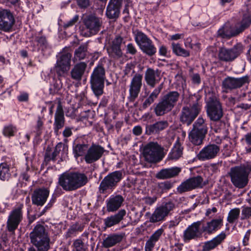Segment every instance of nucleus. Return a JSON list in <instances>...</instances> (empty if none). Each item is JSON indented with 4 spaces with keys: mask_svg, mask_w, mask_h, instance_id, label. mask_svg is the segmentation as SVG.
I'll use <instances>...</instances> for the list:
<instances>
[{
    "mask_svg": "<svg viewBox=\"0 0 251 251\" xmlns=\"http://www.w3.org/2000/svg\"><path fill=\"white\" fill-rule=\"evenodd\" d=\"M175 204L171 201L163 203L157 207L150 218V221L156 223L163 221L175 208Z\"/></svg>",
    "mask_w": 251,
    "mask_h": 251,
    "instance_id": "4468645a",
    "label": "nucleus"
},
{
    "mask_svg": "<svg viewBox=\"0 0 251 251\" xmlns=\"http://www.w3.org/2000/svg\"><path fill=\"white\" fill-rule=\"evenodd\" d=\"M83 227L78 223H76L71 226L69 232L70 234H76L78 231H81Z\"/></svg>",
    "mask_w": 251,
    "mask_h": 251,
    "instance_id": "6e6d98bb",
    "label": "nucleus"
},
{
    "mask_svg": "<svg viewBox=\"0 0 251 251\" xmlns=\"http://www.w3.org/2000/svg\"><path fill=\"white\" fill-rule=\"evenodd\" d=\"M249 77L247 76L241 77L227 76L222 81V88L223 92L227 93L241 88L245 84L249 83Z\"/></svg>",
    "mask_w": 251,
    "mask_h": 251,
    "instance_id": "ddd939ff",
    "label": "nucleus"
},
{
    "mask_svg": "<svg viewBox=\"0 0 251 251\" xmlns=\"http://www.w3.org/2000/svg\"><path fill=\"white\" fill-rule=\"evenodd\" d=\"M10 174L8 165L5 163L0 165V179L2 180H8L10 177Z\"/></svg>",
    "mask_w": 251,
    "mask_h": 251,
    "instance_id": "a18cd8bd",
    "label": "nucleus"
},
{
    "mask_svg": "<svg viewBox=\"0 0 251 251\" xmlns=\"http://www.w3.org/2000/svg\"><path fill=\"white\" fill-rule=\"evenodd\" d=\"M78 5L81 8H86L90 4V0H77Z\"/></svg>",
    "mask_w": 251,
    "mask_h": 251,
    "instance_id": "680f3d73",
    "label": "nucleus"
},
{
    "mask_svg": "<svg viewBox=\"0 0 251 251\" xmlns=\"http://www.w3.org/2000/svg\"><path fill=\"white\" fill-rule=\"evenodd\" d=\"M124 199L120 195H112L106 201V208L108 212H115L121 207Z\"/></svg>",
    "mask_w": 251,
    "mask_h": 251,
    "instance_id": "cd10ccee",
    "label": "nucleus"
},
{
    "mask_svg": "<svg viewBox=\"0 0 251 251\" xmlns=\"http://www.w3.org/2000/svg\"><path fill=\"white\" fill-rule=\"evenodd\" d=\"M169 126L167 121H160L155 123L147 125L146 127V133L148 135L155 134L166 129Z\"/></svg>",
    "mask_w": 251,
    "mask_h": 251,
    "instance_id": "7c9ffc66",
    "label": "nucleus"
},
{
    "mask_svg": "<svg viewBox=\"0 0 251 251\" xmlns=\"http://www.w3.org/2000/svg\"><path fill=\"white\" fill-rule=\"evenodd\" d=\"M163 87V83H161L153 90L143 102L142 105L143 109H145L149 107L158 98Z\"/></svg>",
    "mask_w": 251,
    "mask_h": 251,
    "instance_id": "f704fd0d",
    "label": "nucleus"
},
{
    "mask_svg": "<svg viewBox=\"0 0 251 251\" xmlns=\"http://www.w3.org/2000/svg\"><path fill=\"white\" fill-rule=\"evenodd\" d=\"M144 79L148 86L154 88L161 79V71L158 69L148 68L145 72Z\"/></svg>",
    "mask_w": 251,
    "mask_h": 251,
    "instance_id": "5701e85b",
    "label": "nucleus"
},
{
    "mask_svg": "<svg viewBox=\"0 0 251 251\" xmlns=\"http://www.w3.org/2000/svg\"><path fill=\"white\" fill-rule=\"evenodd\" d=\"M33 235H45L46 234V230L44 226L41 225H37L34 228L31 234Z\"/></svg>",
    "mask_w": 251,
    "mask_h": 251,
    "instance_id": "8fccbe9b",
    "label": "nucleus"
},
{
    "mask_svg": "<svg viewBox=\"0 0 251 251\" xmlns=\"http://www.w3.org/2000/svg\"><path fill=\"white\" fill-rule=\"evenodd\" d=\"M243 50L244 46L240 43L236 44L230 49L221 48L219 50L218 57L221 61L231 62L242 53Z\"/></svg>",
    "mask_w": 251,
    "mask_h": 251,
    "instance_id": "f8f14e48",
    "label": "nucleus"
},
{
    "mask_svg": "<svg viewBox=\"0 0 251 251\" xmlns=\"http://www.w3.org/2000/svg\"><path fill=\"white\" fill-rule=\"evenodd\" d=\"M105 70L101 63H99L94 68L90 77L91 89L97 97L103 93Z\"/></svg>",
    "mask_w": 251,
    "mask_h": 251,
    "instance_id": "423d86ee",
    "label": "nucleus"
},
{
    "mask_svg": "<svg viewBox=\"0 0 251 251\" xmlns=\"http://www.w3.org/2000/svg\"><path fill=\"white\" fill-rule=\"evenodd\" d=\"M135 41L142 51L149 56L154 55L156 48L152 41L143 32L136 30L133 32Z\"/></svg>",
    "mask_w": 251,
    "mask_h": 251,
    "instance_id": "6e6552de",
    "label": "nucleus"
},
{
    "mask_svg": "<svg viewBox=\"0 0 251 251\" xmlns=\"http://www.w3.org/2000/svg\"><path fill=\"white\" fill-rule=\"evenodd\" d=\"M164 148L156 142H150L144 148L143 155L145 160L150 163L160 162L165 155Z\"/></svg>",
    "mask_w": 251,
    "mask_h": 251,
    "instance_id": "0eeeda50",
    "label": "nucleus"
},
{
    "mask_svg": "<svg viewBox=\"0 0 251 251\" xmlns=\"http://www.w3.org/2000/svg\"><path fill=\"white\" fill-rule=\"evenodd\" d=\"M203 178L201 176L190 178L183 181L177 187V192L180 194L201 187Z\"/></svg>",
    "mask_w": 251,
    "mask_h": 251,
    "instance_id": "412c9836",
    "label": "nucleus"
},
{
    "mask_svg": "<svg viewBox=\"0 0 251 251\" xmlns=\"http://www.w3.org/2000/svg\"><path fill=\"white\" fill-rule=\"evenodd\" d=\"M72 128L66 127L63 131V135L65 137H69L72 135Z\"/></svg>",
    "mask_w": 251,
    "mask_h": 251,
    "instance_id": "69168bd1",
    "label": "nucleus"
},
{
    "mask_svg": "<svg viewBox=\"0 0 251 251\" xmlns=\"http://www.w3.org/2000/svg\"><path fill=\"white\" fill-rule=\"evenodd\" d=\"M83 23L89 32V35H95L100 30L102 20L101 18L94 15H89L83 17Z\"/></svg>",
    "mask_w": 251,
    "mask_h": 251,
    "instance_id": "2eb2a0df",
    "label": "nucleus"
},
{
    "mask_svg": "<svg viewBox=\"0 0 251 251\" xmlns=\"http://www.w3.org/2000/svg\"><path fill=\"white\" fill-rule=\"evenodd\" d=\"M193 82L196 84H200L201 83L200 76L198 74H195L192 76Z\"/></svg>",
    "mask_w": 251,
    "mask_h": 251,
    "instance_id": "774afa93",
    "label": "nucleus"
},
{
    "mask_svg": "<svg viewBox=\"0 0 251 251\" xmlns=\"http://www.w3.org/2000/svg\"><path fill=\"white\" fill-rule=\"evenodd\" d=\"M122 175L121 171H116L105 176L101 181L99 188L100 193L104 194L107 190H113L121 180Z\"/></svg>",
    "mask_w": 251,
    "mask_h": 251,
    "instance_id": "1a4fd4ad",
    "label": "nucleus"
},
{
    "mask_svg": "<svg viewBox=\"0 0 251 251\" xmlns=\"http://www.w3.org/2000/svg\"><path fill=\"white\" fill-rule=\"evenodd\" d=\"M87 50V46L86 45H82L79 46L75 52V59H83L86 55Z\"/></svg>",
    "mask_w": 251,
    "mask_h": 251,
    "instance_id": "c03bdc74",
    "label": "nucleus"
},
{
    "mask_svg": "<svg viewBox=\"0 0 251 251\" xmlns=\"http://www.w3.org/2000/svg\"><path fill=\"white\" fill-rule=\"evenodd\" d=\"M88 148L87 144H82L76 145L74 148L75 156L77 158L78 156H81L83 155H85Z\"/></svg>",
    "mask_w": 251,
    "mask_h": 251,
    "instance_id": "a19ab883",
    "label": "nucleus"
},
{
    "mask_svg": "<svg viewBox=\"0 0 251 251\" xmlns=\"http://www.w3.org/2000/svg\"><path fill=\"white\" fill-rule=\"evenodd\" d=\"M14 23V16L10 10H0V30L5 32L9 31L12 28Z\"/></svg>",
    "mask_w": 251,
    "mask_h": 251,
    "instance_id": "aec40b11",
    "label": "nucleus"
},
{
    "mask_svg": "<svg viewBox=\"0 0 251 251\" xmlns=\"http://www.w3.org/2000/svg\"><path fill=\"white\" fill-rule=\"evenodd\" d=\"M45 160L47 162H49L50 160H55V157L53 156V152H51L50 148H48L46 151Z\"/></svg>",
    "mask_w": 251,
    "mask_h": 251,
    "instance_id": "5fc2aeb1",
    "label": "nucleus"
},
{
    "mask_svg": "<svg viewBox=\"0 0 251 251\" xmlns=\"http://www.w3.org/2000/svg\"><path fill=\"white\" fill-rule=\"evenodd\" d=\"M122 237L123 236H107V237L103 240V245L106 248L112 247L117 243L121 241Z\"/></svg>",
    "mask_w": 251,
    "mask_h": 251,
    "instance_id": "37998d69",
    "label": "nucleus"
},
{
    "mask_svg": "<svg viewBox=\"0 0 251 251\" xmlns=\"http://www.w3.org/2000/svg\"><path fill=\"white\" fill-rule=\"evenodd\" d=\"M79 19V16L77 15H75L72 19L69 21L64 23L63 27L65 28L69 27L74 25L77 22Z\"/></svg>",
    "mask_w": 251,
    "mask_h": 251,
    "instance_id": "4d7b16f0",
    "label": "nucleus"
},
{
    "mask_svg": "<svg viewBox=\"0 0 251 251\" xmlns=\"http://www.w3.org/2000/svg\"><path fill=\"white\" fill-rule=\"evenodd\" d=\"M226 236H216L212 240L207 241L203 246V251H209L221 243Z\"/></svg>",
    "mask_w": 251,
    "mask_h": 251,
    "instance_id": "58836bf2",
    "label": "nucleus"
},
{
    "mask_svg": "<svg viewBox=\"0 0 251 251\" xmlns=\"http://www.w3.org/2000/svg\"><path fill=\"white\" fill-rule=\"evenodd\" d=\"M156 197H147L144 198V202L146 204H149V205H151L152 203H153L156 201Z\"/></svg>",
    "mask_w": 251,
    "mask_h": 251,
    "instance_id": "e2e57ef3",
    "label": "nucleus"
},
{
    "mask_svg": "<svg viewBox=\"0 0 251 251\" xmlns=\"http://www.w3.org/2000/svg\"><path fill=\"white\" fill-rule=\"evenodd\" d=\"M171 48L173 52L177 56L187 57L190 55V51L183 49L178 43L173 42L171 44Z\"/></svg>",
    "mask_w": 251,
    "mask_h": 251,
    "instance_id": "4c0bfd02",
    "label": "nucleus"
},
{
    "mask_svg": "<svg viewBox=\"0 0 251 251\" xmlns=\"http://www.w3.org/2000/svg\"><path fill=\"white\" fill-rule=\"evenodd\" d=\"M240 210L238 208L232 209L228 213L227 217V221L230 224H233L236 222L240 215Z\"/></svg>",
    "mask_w": 251,
    "mask_h": 251,
    "instance_id": "79ce46f5",
    "label": "nucleus"
},
{
    "mask_svg": "<svg viewBox=\"0 0 251 251\" xmlns=\"http://www.w3.org/2000/svg\"><path fill=\"white\" fill-rule=\"evenodd\" d=\"M73 245L76 251H86V246L81 240L77 239L75 240Z\"/></svg>",
    "mask_w": 251,
    "mask_h": 251,
    "instance_id": "09e8293b",
    "label": "nucleus"
},
{
    "mask_svg": "<svg viewBox=\"0 0 251 251\" xmlns=\"http://www.w3.org/2000/svg\"><path fill=\"white\" fill-rule=\"evenodd\" d=\"M181 171V168L177 167L163 169L157 173L156 177L160 179H165L174 177L178 176Z\"/></svg>",
    "mask_w": 251,
    "mask_h": 251,
    "instance_id": "c756f323",
    "label": "nucleus"
},
{
    "mask_svg": "<svg viewBox=\"0 0 251 251\" xmlns=\"http://www.w3.org/2000/svg\"><path fill=\"white\" fill-rule=\"evenodd\" d=\"M223 225L222 218L212 219L206 223L203 222L202 230L204 234H211L219 229Z\"/></svg>",
    "mask_w": 251,
    "mask_h": 251,
    "instance_id": "bb28decb",
    "label": "nucleus"
},
{
    "mask_svg": "<svg viewBox=\"0 0 251 251\" xmlns=\"http://www.w3.org/2000/svg\"><path fill=\"white\" fill-rule=\"evenodd\" d=\"M180 97L176 91L165 94L155 105L154 112L157 116H161L170 112L176 105Z\"/></svg>",
    "mask_w": 251,
    "mask_h": 251,
    "instance_id": "7ed1b4c3",
    "label": "nucleus"
},
{
    "mask_svg": "<svg viewBox=\"0 0 251 251\" xmlns=\"http://www.w3.org/2000/svg\"><path fill=\"white\" fill-rule=\"evenodd\" d=\"M143 75L136 73L131 78L129 85V96L127 99L129 102H133L138 98L142 86Z\"/></svg>",
    "mask_w": 251,
    "mask_h": 251,
    "instance_id": "dca6fc26",
    "label": "nucleus"
},
{
    "mask_svg": "<svg viewBox=\"0 0 251 251\" xmlns=\"http://www.w3.org/2000/svg\"><path fill=\"white\" fill-rule=\"evenodd\" d=\"M17 131V129L15 126L12 125H8L5 126L3 130V133L6 136H13L14 133Z\"/></svg>",
    "mask_w": 251,
    "mask_h": 251,
    "instance_id": "de8ad7c7",
    "label": "nucleus"
},
{
    "mask_svg": "<svg viewBox=\"0 0 251 251\" xmlns=\"http://www.w3.org/2000/svg\"><path fill=\"white\" fill-rule=\"evenodd\" d=\"M126 51L127 53L133 55L135 54L137 52V50L135 46L132 43H129L127 44L126 47Z\"/></svg>",
    "mask_w": 251,
    "mask_h": 251,
    "instance_id": "bf43d9fd",
    "label": "nucleus"
},
{
    "mask_svg": "<svg viewBox=\"0 0 251 251\" xmlns=\"http://www.w3.org/2000/svg\"><path fill=\"white\" fill-rule=\"evenodd\" d=\"M220 147L215 144H209L204 146L197 154L198 159L201 161L213 159L220 152Z\"/></svg>",
    "mask_w": 251,
    "mask_h": 251,
    "instance_id": "a211bd4d",
    "label": "nucleus"
},
{
    "mask_svg": "<svg viewBox=\"0 0 251 251\" xmlns=\"http://www.w3.org/2000/svg\"><path fill=\"white\" fill-rule=\"evenodd\" d=\"M65 149V145L60 142L57 144L56 146L54 151L53 152V156L55 157L59 154L60 151H64Z\"/></svg>",
    "mask_w": 251,
    "mask_h": 251,
    "instance_id": "603ef678",
    "label": "nucleus"
},
{
    "mask_svg": "<svg viewBox=\"0 0 251 251\" xmlns=\"http://www.w3.org/2000/svg\"><path fill=\"white\" fill-rule=\"evenodd\" d=\"M203 221H199L189 226L184 232V235H199L204 233L202 230Z\"/></svg>",
    "mask_w": 251,
    "mask_h": 251,
    "instance_id": "72a5a7b5",
    "label": "nucleus"
},
{
    "mask_svg": "<svg viewBox=\"0 0 251 251\" xmlns=\"http://www.w3.org/2000/svg\"><path fill=\"white\" fill-rule=\"evenodd\" d=\"M251 172L250 165L242 164L231 168L229 175L233 185L236 188L242 189L248 184V177Z\"/></svg>",
    "mask_w": 251,
    "mask_h": 251,
    "instance_id": "20e7f679",
    "label": "nucleus"
},
{
    "mask_svg": "<svg viewBox=\"0 0 251 251\" xmlns=\"http://www.w3.org/2000/svg\"><path fill=\"white\" fill-rule=\"evenodd\" d=\"M177 224H176L175 222L174 221H171L169 223V224L168 225V227L167 228L170 229L171 231V234H176V230H175V227L177 225Z\"/></svg>",
    "mask_w": 251,
    "mask_h": 251,
    "instance_id": "0e129e2a",
    "label": "nucleus"
},
{
    "mask_svg": "<svg viewBox=\"0 0 251 251\" xmlns=\"http://www.w3.org/2000/svg\"><path fill=\"white\" fill-rule=\"evenodd\" d=\"M105 150L101 146L93 144L90 147L84 155V160L88 164H91L99 160L102 156Z\"/></svg>",
    "mask_w": 251,
    "mask_h": 251,
    "instance_id": "6ab92c4d",
    "label": "nucleus"
},
{
    "mask_svg": "<svg viewBox=\"0 0 251 251\" xmlns=\"http://www.w3.org/2000/svg\"><path fill=\"white\" fill-rule=\"evenodd\" d=\"M205 134L191 130L188 134L189 141L195 146H201L203 144Z\"/></svg>",
    "mask_w": 251,
    "mask_h": 251,
    "instance_id": "e433bc0d",
    "label": "nucleus"
},
{
    "mask_svg": "<svg viewBox=\"0 0 251 251\" xmlns=\"http://www.w3.org/2000/svg\"><path fill=\"white\" fill-rule=\"evenodd\" d=\"M123 40L122 37L117 36L107 45L106 49L111 59L118 60L123 57V53L121 49Z\"/></svg>",
    "mask_w": 251,
    "mask_h": 251,
    "instance_id": "f3484780",
    "label": "nucleus"
},
{
    "mask_svg": "<svg viewBox=\"0 0 251 251\" xmlns=\"http://www.w3.org/2000/svg\"><path fill=\"white\" fill-rule=\"evenodd\" d=\"M208 127L205 120L202 117H199L193 125L191 130L206 135Z\"/></svg>",
    "mask_w": 251,
    "mask_h": 251,
    "instance_id": "c9c22d12",
    "label": "nucleus"
},
{
    "mask_svg": "<svg viewBox=\"0 0 251 251\" xmlns=\"http://www.w3.org/2000/svg\"><path fill=\"white\" fill-rule=\"evenodd\" d=\"M88 182L87 176L77 172H66L58 177V185L66 191H73L85 185Z\"/></svg>",
    "mask_w": 251,
    "mask_h": 251,
    "instance_id": "f257e3e1",
    "label": "nucleus"
},
{
    "mask_svg": "<svg viewBox=\"0 0 251 251\" xmlns=\"http://www.w3.org/2000/svg\"><path fill=\"white\" fill-rule=\"evenodd\" d=\"M201 108V105L198 102L190 107H183L180 115V121L183 124L190 125L199 114Z\"/></svg>",
    "mask_w": 251,
    "mask_h": 251,
    "instance_id": "9d476101",
    "label": "nucleus"
},
{
    "mask_svg": "<svg viewBox=\"0 0 251 251\" xmlns=\"http://www.w3.org/2000/svg\"><path fill=\"white\" fill-rule=\"evenodd\" d=\"M123 0H110L106 7V16L109 19H117L120 13Z\"/></svg>",
    "mask_w": 251,
    "mask_h": 251,
    "instance_id": "393cba45",
    "label": "nucleus"
},
{
    "mask_svg": "<svg viewBox=\"0 0 251 251\" xmlns=\"http://www.w3.org/2000/svg\"><path fill=\"white\" fill-rule=\"evenodd\" d=\"M126 214V210L121 209L117 214L106 218L104 220L105 226L111 227L119 224L123 219Z\"/></svg>",
    "mask_w": 251,
    "mask_h": 251,
    "instance_id": "473e14b6",
    "label": "nucleus"
},
{
    "mask_svg": "<svg viewBox=\"0 0 251 251\" xmlns=\"http://www.w3.org/2000/svg\"><path fill=\"white\" fill-rule=\"evenodd\" d=\"M205 108L208 117L211 121H219L223 116L221 103L217 97L212 93H209L205 97Z\"/></svg>",
    "mask_w": 251,
    "mask_h": 251,
    "instance_id": "39448f33",
    "label": "nucleus"
},
{
    "mask_svg": "<svg viewBox=\"0 0 251 251\" xmlns=\"http://www.w3.org/2000/svg\"><path fill=\"white\" fill-rule=\"evenodd\" d=\"M22 207L23 205H21L10 213L7 222V228L9 231H14L21 222L23 218Z\"/></svg>",
    "mask_w": 251,
    "mask_h": 251,
    "instance_id": "4be33fe9",
    "label": "nucleus"
},
{
    "mask_svg": "<svg viewBox=\"0 0 251 251\" xmlns=\"http://www.w3.org/2000/svg\"><path fill=\"white\" fill-rule=\"evenodd\" d=\"M158 188L162 191L168 190L172 187V184L169 181H165L159 183L158 184Z\"/></svg>",
    "mask_w": 251,
    "mask_h": 251,
    "instance_id": "13d9d810",
    "label": "nucleus"
},
{
    "mask_svg": "<svg viewBox=\"0 0 251 251\" xmlns=\"http://www.w3.org/2000/svg\"><path fill=\"white\" fill-rule=\"evenodd\" d=\"M50 191L45 188L36 189L31 195V201L33 205L42 206L49 197Z\"/></svg>",
    "mask_w": 251,
    "mask_h": 251,
    "instance_id": "b1692460",
    "label": "nucleus"
},
{
    "mask_svg": "<svg viewBox=\"0 0 251 251\" xmlns=\"http://www.w3.org/2000/svg\"><path fill=\"white\" fill-rule=\"evenodd\" d=\"M72 54L64 50L57 56V61L55 65V71L59 76H63L70 70Z\"/></svg>",
    "mask_w": 251,
    "mask_h": 251,
    "instance_id": "9b49d317",
    "label": "nucleus"
},
{
    "mask_svg": "<svg viewBox=\"0 0 251 251\" xmlns=\"http://www.w3.org/2000/svg\"><path fill=\"white\" fill-rule=\"evenodd\" d=\"M30 240L39 251H48L50 249V239L48 236H30Z\"/></svg>",
    "mask_w": 251,
    "mask_h": 251,
    "instance_id": "c85d7f7f",
    "label": "nucleus"
},
{
    "mask_svg": "<svg viewBox=\"0 0 251 251\" xmlns=\"http://www.w3.org/2000/svg\"><path fill=\"white\" fill-rule=\"evenodd\" d=\"M242 219H248L251 217V207H244L242 210Z\"/></svg>",
    "mask_w": 251,
    "mask_h": 251,
    "instance_id": "864d4df0",
    "label": "nucleus"
},
{
    "mask_svg": "<svg viewBox=\"0 0 251 251\" xmlns=\"http://www.w3.org/2000/svg\"><path fill=\"white\" fill-rule=\"evenodd\" d=\"M182 151L183 148L180 144L178 142H176L171 152L169 153V158L172 160L178 159L181 156Z\"/></svg>",
    "mask_w": 251,
    "mask_h": 251,
    "instance_id": "ea45409f",
    "label": "nucleus"
},
{
    "mask_svg": "<svg viewBox=\"0 0 251 251\" xmlns=\"http://www.w3.org/2000/svg\"><path fill=\"white\" fill-rule=\"evenodd\" d=\"M159 53L160 55L166 56L167 54V48L166 46L162 45L159 49Z\"/></svg>",
    "mask_w": 251,
    "mask_h": 251,
    "instance_id": "338daca9",
    "label": "nucleus"
},
{
    "mask_svg": "<svg viewBox=\"0 0 251 251\" xmlns=\"http://www.w3.org/2000/svg\"><path fill=\"white\" fill-rule=\"evenodd\" d=\"M43 123L41 120V118H39L37 121V125H36V131L37 134L39 135L41 133V131L43 128Z\"/></svg>",
    "mask_w": 251,
    "mask_h": 251,
    "instance_id": "052dcab7",
    "label": "nucleus"
},
{
    "mask_svg": "<svg viewBox=\"0 0 251 251\" xmlns=\"http://www.w3.org/2000/svg\"><path fill=\"white\" fill-rule=\"evenodd\" d=\"M65 125V117L63 106L61 102H57V108L54 115L53 129L56 135L58 134L59 130L63 128Z\"/></svg>",
    "mask_w": 251,
    "mask_h": 251,
    "instance_id": "a878e982",
    "label": "nucleus"
},
{
    "mask_svg": "<svg viewBox=\"0 0 251 251\" xmlns=\"http://www.w3.org/2000/svg\"><path fill=\"white\" fill-rule=\"evenodd\" d=\"M158 240V236H151V238L146 242L145 247V251H151Z\"/></svg>",
    "mask_w": 251,
    "mask_h": 251,
    "instance_id": "49530a36",
    "label": "nucleus"
},
{
    "mask_svg": "<svg viewBox=\"0 0 251 251\" xmlns=\"http://www.w3.org/2000/svg\"><path fill=\"white\" fill-rule=\"evenodd\" d=\"M36 41L38 45L43 49L48 47V44L46 38L44 36L37 37Z\"/></svg>",
    "mask_w": 251,
    "mask_h": 251,
    "instance_id": "3c124183",
    "label": "nucleus"
},
{
    "mask_svg": "<svg viewBox=\"0 0 251 251\" xmlns=\"http://www.w3.org/2000/svg\"><path fill=\"white\" fill-rule=\"evenodd\" d=\"M251 25V15L249 14H245L242 19L236 22L232 28H231L228 25H224L218 30L217 36L227 39L237 36L248 28Z\"/></svg>",
    "mask_w": 251,
    "mask_h": 251,
    "instance_id": "f03ea898",
    "label": "nucleus"
},
{
    "mask_svg": "<svg viewBox=\"0 0 251 251\" xmlns=\"http://www.w3.org/2000/svg\"><path fill=\"white\" fill-rule=\"evenodd\" d=\"M87 67V64L81 62L76 64L71 71V78L75 80L79 81L82 79Z\"/></svg>",
    "mask_w": 251,
    "mask_h": 251,
    "instance_id": "2f4dec72",
    "label": "nucleus"
}]
</instances>
